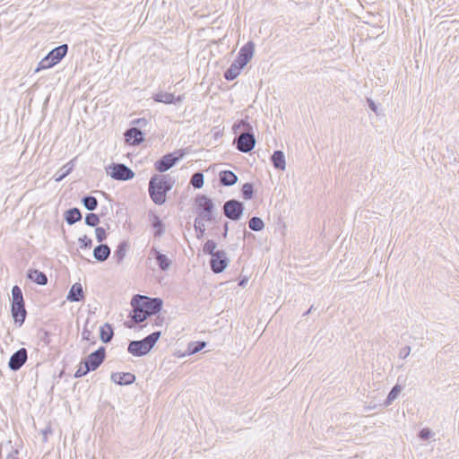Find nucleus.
Instances as JSON below:
<instances>
[{
  "label": "nucleus",
  "instance_id": "5",
  "mask_svg": "<svg viewBox=\"0 0 459 459\" xmlns=\"http://www.w3.org/2000/svg\"><path fill=\"white\" fill-rule=\"evenodd\" d=\"M68 45L62 44L51 51L39 63L36 71L48 69L58 64L67 54Z\"/></svg>",
  "mask_w": 459,
  "mask_h": 459
},
{
  "label": "nucleus",
  "instance_id": "24",
  "mask_svg": "<svg viewBox=\"0 0 459 459\" xmlns=\"http://www.w3.org/2000/svg\"><path fill=\"white\" fill-rule=\"evenodd\" d=\"M65 220L69 225H73L82 220V212L76 208H70L65 212Z\"/></svg>",
  "mask_w": 459,
  "mask_h": 459
},
{
  "label": "nucleus",
  "instance_id": "42",
  "mask_svg": "<svg viewBox=\"0 0 459 459\" xmlns=\"http://www.w3.org/2000/svg\"><path fill=\"white\" fill-rule=\"evenodd\" d=\"M82 364H83V361H82L80 363L79 368L75 371L74 376L75 378H80L82 377H84V376H86L90 372V371H86L87 370V367H85L84 365L82 366Z\"/></svg>",
  "mask_w": 459,
  "mask_h": 459
},
{
  "label": "nucleus",
  "instance_id": "41",
  "mask_svg": "<svg viewBox=\"0 0 459 459\" xmlns=\"http://www.w3.org/2000/svg\"><path fill=\"white\" fill-rule=\"evenodd\" d=\"M95 234H96V238L99 242H102L107 238L106 230L102 227H96Z\"/></svg>",
  "mask_w": 459,
  "mask_h": 459
},
{
  "label": "nucleus",
  "instance_id": "39",
  "mask_svg": "<svg viewBox=\"0 0 459 459\" xmlns=\"http://www.w3.org/2000/svg\"><path fill=\"white\" fill-rule=\"evenodd\" d=\"M403 390V387L402 385H400L399 384H395L392 389L390 390V392L388 393L387 395H389V398H393L394 400H395L398 395L401 394Z\"/></svg>",
  "mask_w": 459,
  "mask_h": 459
},
{
  "label": "nucleus",
  "instance_id": "50",
  "mask_svg": "<svg viewBox=\"0 0 459 459\" xmlns=\"http://www.w3.org/2000/svg\"><path fill=\"white\" fill-rule=\"evenodd\" d=\"M223 212H224L225 217L230 219V200L226 201L224 203V204H223Z\"/></svg>",
  "mask_w": 459,
  "mask_h": 459
},
{
  "label": "nucleus",
  "instance_id": "9",
  "mask_svg": "<svg viewBox=\"0 0 459 459\" xmlns=\"http://www.w3.org/2000/svg\"><path fill=\"white\" fill-rule=\"evenodd\" d=\"M105 358L106 349L101 346L84 359L83 365L87 367L86 371L96 370L103 363Z\"/></svg>",
  "mask_w": 459,
  "mask_h": 459
},
{
  "label": "nucleus",
  "instance_id": "56",
  "mask_svg": "<svg viewBox=\"0 0 459 459\" xmlns=\"http://www.w3.org/2000/svg\"><path fill=\"white\" fill-rule=\"evenodd\" d=\"M50 432H51L50 428H48V429L42 430V434L44 435L45 437H47V435Z\"/></svg>",
  "mask_w": 459,
  "mask_h": 459
},
{
  "label": "nucleus",
  "instance_id": "54",
  "mask_svg": "<svg viewBox=\"0 0 459 459\" xmlns=\"http://www.w3.org/2000/svg\"><path fill=\"white\" fill-rule=\"evenodd\" d=\"M223 76L227 81H230V68L224 71Z\"/></svg>",
  "mask_w": 459,
  "mask_h": 459
},
{
  "label": "nucleus",
  "instance_id": "23",
  "mask_svg": "<svg viewBox=\"0 0 459 459\" xmlns=\"http://www.w3.org/2000/svg\"><path fill=\"white\" fill-rule=\"evenodd\" d=\"M245 205L243 202L231 199V221H238L243 215Z\"/></svg>",
  "mask_w": 459,
  "mask_h": 459
},
{
  "label": "nucleus",
  "instance_id": "20",
  "mask_svg": "<svg viewBox=\"0 0 459 459\" xmlns=\"http://www.w3.org/2000/svg\"><path fill=\"white\" fill-rule=\"evenodd\" d=\"M270 160L273 168L279 171H284L286 169V159L284 152L280 150H276L270 157Z\"/></svg>",
  "mask_w": 459,
  "mask_h": 459
},
{
  "label": "nucleus",
  "instance_id": "12",
  "mask_svg": "<svg viewBox=\"0 0 459 459\" xmlns=\"http://www.w3.org/2000/svg\"><path fill=\"white\" fill-rule=\"evenodd\" d=\"M27 359V350L25 348H21L11 356L8 367L13 371H18L26 363Z\"/></svg>",
  "mask_w": 459,
  "mask_h": 459
},
{
  "label": "nucleus",
  "instance_id": "49",
  "mask_svg": "<svg viewBox=\"0 0 459 459\" xmlns=\"http://www.w3.org/2000/svg\"><path fill=\"white\" fill-rule=\"evenodd\" d=\"M133 124L142 127L147 125V120L145 118H137L133 121Z\"/></svg>",
  "mask_w": 459,
  "mask_h": 459
},
{
  "label": "nucleus",
  "instance_id": "47",
  "mask_svg": "<svg viewBox=\"0 0 459 459\" xmlns=\"http://www.w3.org/2000/svg\"><path fill=\"white\" fill-rule=\"evenodd\" d=\"M410 353H411V347L406 345L400 350L399 358L404 359L410 355Z\"/></svg>",
  "mask_w": 459,
  "mask_h": 459
},
{
  "label": "nucleus",
  "instance_id": "52",
  "mask_svg": "<svg viewBox=\"0 0 459 459\" xmlns=\"http://www.w3.org/2000/svg\"><path fill=\"white\" fill-rule=\"evenodd\" d=\"M18 452L17 451H14V452H12L10 453L5 459H19L18 456Z\"/></svg>",
  "mask_w": 459,
  "mask_h": 459
},
{
  "label": "nucleus",
  "instance_id": "28",
  "mask_svg": "<svg viewBox=\"0 0 459 459\" xmlns=\"http://www.w3.org/2000/svg\"><path fill=\"white\" fill-rule=\"evenodd\" d=\"M241 197L244 200H251L255 195V186L252 182H246L241 186Z\"/></svg>",
  "mask_w": 459,
  "mask_h": 459
},
{
  "label": "nucleus",
  "instance_id": "22",
  "mask_svg": "<svg viewBox=\"0 0 459 459\" xmlns=\"http://www.w3.org/2000/svg\"><path fill=\"white\" fill-rule=\"evenodd\" d=\"M27 277L32 281L33 282L39 284V285H46L48 283V277L45 273L37 270V269H30L28 271Z\"/></svg>",
  "mask_w": 459,
  "mask_h": 459
},
{
  "label": "nucleus",
  "instance_id": "44",
  "mask_svg": "<svg viewBox=\"0 0 459 459\" xmlns=\"http://www.w3.org/2000/svg\"><path fill=\"white\" fill-rule=\"evenodd\" d=\"M82 336L83 340L91 341L92 343L95 342L91 331H90L86 325L82 329Z\"/></svg>",
  "mask_w": 459,
  "mask_h": 459
},
{
  "label": "nucleus",
  "instance_id": "30",
  "mask_svg": "<svg viewBox=\"0 0 459 459\" xmlns=\"http://www.w3.org/2000/svg\"><path fill=\"white\" fill-rule=\"evenodd\" d=\"M152 226L155 229V237H160L164 233V224L159 216L153 215Z\"/></svg>",
  "mask_w": 459,
  "mask_h": 459
},
{
  "label": "nucleus",
  "instance_id": "32",
  "mask_svg": "<svg viewBox=\"0 0 459 459\" xmlns=\"http://www.w3.org/2000/svg\"><path fill=\"white\" fill-rule=\"evenodd\" d=\"M204 221H207L204 219H202V218H198V217H196L195 220L194 226H195V232H196V237L198 238H202L204 234V231H205Z\"/></svg>",
  "mask_w": 459,
  "mask_h": 459
},
{
  "label": "nucleus",
  "instance_id": "57",
  "mask_svg": "<svg viewBox=\"0 0 459 459\" xmlns=\"http://www.w3.org/2000/svg\"><path fill=\"white\" fill-rule=\"evenodd\" d=\"M224 229H225V235H226L227 232H228V230H229V223L228 222L224 223Z\"/></svg>",
  "mask_w": 459,
  "mask_h": 459
},
{
  "label": "nucleus",
  "instance_id": "2",
  "mask_svg": "<svg viewBox=\"0 0 459 459\" xmlns=\"http://www.w3.org/2000/svg\"><path fill=\"white\" fill-rule=\"evenodd\" d=\"M171 188V180L167 176L154 175L149 181L150 196L153 203L158 205L166 202V195Z\"/></svg>",
  "mask_w": 459,
  "mask_h": 459
},
{
  "label": "nucleus",
  "instance_id": "43",
  "mask_svg": "<svg viewBox=\"0 0 459 459\" xmlns=\"http://www.w3.org/2000/svg\"><path fill=\"white\" fill-rule=\"evenodd\" d=\"M39 340L46 346H49L51 343L50 333L48 331H41L39 333Z\"/></svg>",
  "mask_w": 459,
  "mask_h": 459
},
{
  "label": "nucleus",
  "instance_id": "3",
  "mask_svg": "<svg viewBox=\"0 0 459 459\" xmlns=\"http://www.w3.org/2000/svg\"><path fill=\"white\" fill-rule=\"evenodd\" d=\"M161 335L160 331H156L139 341H131L127 351L135 357H142L148 354L154 347Z\"/></svg>",
  "mask_w": 459,
  "mask_h": 459
},
{
  "label": "nucleus",
  "instance_id": "19",
  "mask_svg": "<svg viewBox=\"0 0 459 459\" xmlns=\"http://www.w3.org/2000/svg\"><path fill=\"white\" fill-rule=\"evenodd\" d=\"M150 253L154 256L157 264L161 271H167L169 269L172 261L169 259L166 255L160 252L156 247H152Z\"/></svg>",
  "mask_w": 459,
  "mask_h": 459
},
{
  "label": "nucleus",
  "instance_id": "46",
  "mask_svg": "<svg viewBox=\"0 0 459 459\" xmlns=\"http://www.w3.org/2000/svg\"><path fill=\"white\" fill-rule=\"evenodd\" d=\"M243 68L231 63V81L235 80L241 73Z\"/></svg>",
  "mask_w": 459,
  "mask_h": 459
},
{
  "label": "nucleus",
  "instance_id": "34",
  "mask_svg": "<svg viewBox=\"0 0 459 459\" xmlns=\"http://www.w3.org/2000/svg\"><path fill=\"white\" fill-rule=\"evenodd\" d=\"M206 343L204 342H190L187 347V351L189 354H195L202 351L205 347Z\"/></svg>",
  "mask_w": 459,
  "mask_h": 459
},
{
  "label": "nucleus",
  "instance_id": "55",
  "mask_svg": "<svg viewBox=\"0 0 459 459\" xmlns=\"http://www.w3.org/2000/svg\"><path fill=\"white\" fill-rule=\"evenodd\" d=\"M314 309V306L312 305L308 310H307L306 312L303 313V316H307L308 314H310L312 312V310Z\"/></svg>",
  "mask_w": 459,
  "mask_h": 459
},
{
  "label": "nucleus",
  "instance_id": "10",
  "mask_svg": "<svg viewBox=\"0 0 459 459\" xmlns=\"http://www.w3.org/2000/svg\"><path fill=\"white\" fill-rule=\"evenodd\" d=\"M176 154L177 152H171L162 156L154 163L155 169L159 172H165L171 169L184 156V152L181 151L178 156Z\"/></svg>",
  "mask_w": 459,
  "mask_h": 459
},
{
  "label": "nucleus",
  "instance_id": "16",
  "mask_svg": "<svg viewBox=\"0 0 459 459\" xmlns=\"http://www.w3.org/2000/svg\"><path fill=\"white\" fill-rule=\"evenodd\" d=\"M183 99V95H178V97H176L173 93H169L165 91H160L153 96V100L156 102H160L164 104H176L178 102H182Z\"/></svg>",
  "mask_w": 459,
  "mask_h": 459
},
{
  "label": "nucleus",
  "instance_id": "8",
  "mask_svg": "<svg viewBox=\"0 0 459 459\" xmlns=\"http://www.w3.org/2000/svg\"><path fill=\"white\" fill-rule=\"evenodd\" d=\"M134 301H140L150 316L159 313L161 310L163 305V301L160 298H150L140 294L134 295Z\"/></svg>",
  "mask_w": 459,
  "mask_h": 459
},
{
  "label": "nucleus",
  "instance_id": "38",
  "mask_svg": "<svg viewBox=\"0 0 459 459\" xmlns=\"http://www.w3.org/2000/svg\"><path fill=\"white\" fill-rule=\"evenodd\" d=\"M219 179L221 185L230 186V170H221L219 174Z\"/></svg>",
  "mask_w": 459,
  "mask_h": 459
},
{
  "label": "nucleus",
  "instance_id": "37",
  "mask_svg": "<svg viewBox=\"0 0 459 459\" xmlns=\"http://www.w3.org/2000/svg\"><path fill=\"white\" fill-rule=\"evenodd\" d=\"M216 243L213 240H207L204 246V252L205 254L212 255V254H216Z\"/></svg>",
  "mask_w": 459,
  "mask_h": 459
},
{
  "label": "nucleus",
  "instance_id": "4",
  "mask_svg": "<svg viewBox=\"0 0 459 459\" xmlns=\"http://www.w3.org/2000/svg\"><path fill=\"white\" fill-rule=\"evenodd\" d=\"M11 312L14 324L22 326L26 319L27 311L22 289L17 285L12 288Z\"/></svg>",
  "mask_w": 459,
  "mask_h": 459
},
{
  "label": "nucleus",
  "instance_id": "48",
  "mask_svg": "<svg viewBox=\"0 0 459 459\" xmlns=\"http://www.w3.org/2000/svg\"><path fill=\"white\" fill-rule=\"evenodd\" d=\"M238 280V285L239 287L244 288L247 284L249 277L247 275H239Z\"/></svg>",
  "mask_w": 459,
  "mask_h": 459
},
{
  "label": "nucleus",
  "instance_id": "33",
  "mask_svg": "<svg viewBox=\"0 0 459 459\" xmlns=\"http://www.w3.org/2000/svg\"><path fill=\"white\" fill-rule=\"evenodd\" d=\"M190 183L195 188L199 189V188L203 187L204 174L200 171L194 173L191 178Z\"/></svg>",
  "mask_w": 459,
  "mask_h": 459
},
{
  "label": "nucleus",
  "instance_id": "36",
  "mask_svg": "<svg viewBox=\"0 0 459 459\" xmlns=\"http://www.w3.org/2000/svg\"><path fill=\"white\" fill-rule=\"evenodd\" d=\"M433 436H434V432L429 428H423L418 433L419 438L422 441H428Z\"/></svg>",
  "mask_w": 459,
  "mask_h": 459
},
{
  "label": "nucleus",
  "instance_id": "27",
  "mask_svg": "<svg viewBox=\"0 0 459 459\" xmlns=\"http://www.w3.org/2000/svg\"><path fill=\"white\" fill-rule=\"evenodd\" d=\"M127 248L128 245L126 241L120 242L117 247L116 251L114 252L113 258L117 261V264L122 263V261L126 257Z\"/></svg>",
  "mask_w": 459,
  "mask_h": 459
},
{
  "label": "nucleus",
  "instance_id": "15",
  "mask_svg": "<svg viewBox=\"0 0 459 459\" xmlns=\"http://www.w3.org/2000/svg\"><path fill=\"white\" fill-rule=\"evenodd\" d=\"M125 139L130 145H139L144 141V134L139 127H130L126 130Z\"/></svg>",
  "mask_w": 459,
  "mask_h": 459
},
{
  "label": "nucleus",
  "instance_id": "14",
  "mask_svg": "<svg viewBox=\"0 0 459 459\" xmlns=\"http://www.w3.org/2000/svg\"><path fill=\"white\" fill-rule=\"evenodd\" d=\"M228 264V259L226 254L223 251H217L216 254H212L210 265L211 269L214 273H220L225 270Z\"/></svg>",
  "mask_w": 459,
  "mask_h": 459
},
{
  "label": "nucleus",
  "instance_id": "31",
  "mask_svg": "<svg viewBox=\"0 0 459 459\" xmlns=\"http://www.w3.org/2000/svg\"><path fill=\"white\" fill-rule=\"evenodd\" d=\"M82 202L83 206L88 211L92 212V211L96 210L98 207V200L95 196L86 195L82 198Z\"/></svg>",
  "mask_w": 459,
  "mask_h": 459
},
{
  "label": "nucleus",
  "instance_id": "13",
  "mask_svg": "<svg viewBox=\"0 0 459 459\" xmlns=\"http://www.w3.org/2000/svg\"><path fill=\"white\" fill-rule=\"evenodd\" d=\"M131 305L133 310L130 312L129 317L134 323H142L150 316L146 309L143 307V304L140 301H134V296L131 300Z\"/></svg>",
  "mask_w": 459,
  "mask_h": 459
},
{
  "label": "nucleus",
  "instance_id": "11",
  "mask_svg": "<svg viewBox=\"0 0 459 459\" xmlns=\"http://www.w3.org/2000/svg\"><path fill=\"white\" fill-rule=\"evenodd\" d=\"M255 53V44L252 41L246 43L238 51L235 60L232 62L240 68H244L252 59Z\"/></svg>",
  "mask_w": 459,
  "mask_h": 459
},
{
  "label": "nucleus",
  "instance_id": "17",
  "mask_svg": "<svg viewBox=\"0 0 459 459\" xmlns=\"http://www.w3.org/2000/svg\"><path fill=\"white\" fill-rule=\"evenodd\" d=\"M111 380L120 385H127L133 384L136 377L130 372H115L111 374Z\"/></svg>",
  "mask_w": 459,
  "mask_h": 459
},
{
  "label": "nucleus",
  "instance_id": "18",
  "mask_svg": "<svg viewBox=\"0 0 459 459\" xmlns=\"http://www.w3.org/2000/svg\"><path fill=\"white\" fill-rule=\"evenodd\" d=\"M84 291L80 282L72 285L66 296V299L70 302H80L84 300Z\"/></svg>",
  "mask_w": 459,
  "mask_h": 459
},
{
  "label": "nucleus",
  "instance_id": "40",
  "mask_svg": "<svg viewBox=\"0 0 459 459\" xmlns=\"http://www.w3.org/2000/svg\"><path fill=\"white\" fill-rule=\"evenodd\" d=\"M79 243L81 248H91L92 246V240L86 235L79 238Z\"/></svg>",
  "mask_w": 459,
  "mask_h": 459
},
{
  "label": "nucleus",
  "instance_id": "25",
  "mask_svg": "<svg viewBox=\"0 0 459 459\" xmlns=\"http://www.w3.org/2000/svg\"><path fill=\"white\" fill-rule=\"evenodd\" d=\"M74 160L68 161L62 168H60L55 174L54 178L56 182L62 181L66 176H68L74 169Z\"/></svg>",
  "mask_w": 459,
  "mask_h": 459
},
{
  "label": "nucleus",
  "instance_id": "53",
  "mask_svg": "<svg viewBox=\"0 0 459 459\" xmlns=\"http://www.w3.org/2000/svg\"><path fill=\"white\" fill-rule=\"evenodd\" d=\"M238 176L231 171V186L235 185L238 182Z\"/></svg>",
  "mask_w": 459,
  "mask_h": 459
},
{
  "label": "nucleus",
  "instance_id": "7",
  "mask_svg": "<svg viewBox=\"0 0 459 459\" xmlns=\"http://www.w3.org/2000/svg\"><path fill=\"white\" fill-rule=\"evenodd\" d=\"M195 204L197 205L198 218L212 221L213 212V203L212 199L204 195H197Z\"/></svg>",
  "mask_w": 459,
  "mask_h": 459
},
{
  "label": "nucleus",
  "instance_id": "58",
  "mask_svg": "<svg viewBox=\"0 0 459 459\" xmlns=\"http://www.w3.org/2000/svg\"><path fill=\"white\" fill-rule=\"evenodd\" d=\"M125 325L128 328H131L133 326V325L129 324V323H125Z\"/></svg>",
  "mask_w": 459,
  "mask_h": 459
},
{
  "label": "nucleus",
  "instance_id": "6",
  "mask_svg": "<svg viewBox=\"0 0 459 459\" xmlns=\"http://www.w3.org/2000/svg\"><path fill=\"white\" fill-rule=\"evenodd\" d=\"M106 171L113 179L119 181H127L134 177V172L124 163H112Z\"/></svg>",
  "mask_w": 459,
  "mask_h": 459
},
{
  "label": "nucleus",
  "instance_id": "51",
  "mask_svg": "<svg viewBox=\"0 0 459 459\" xmlns=\"http://www.w3.org/2000/svg\"><path fill=\"white\" fill-rule=\"evenodd\" d=\"M394 400L393 398H389V395H387L385 400L384 401V406L387 407L391 405L394 403Z\"/></svg>",
  "mask_w": 459,
  "mask_h": 459
},
{
  "label": "nucleus",
  "instance_id": "29",
  "mask_svg": "<svg viewBox=\"0 0 459 459\" xmlns=\"http://www.w3.org/2000/svg\"><path fill=\"white\" fill-rule=\"evenodd\" d=\"M248 227L251 230L261 231L264 229V222L260 217L254 216L249 220Z\"/></svg>",
  "mask_w": 459,
  "mask_h": 459
},
{
  "label": "nucleus",
  "instance_id": "21",
  "mask_svg": "<svg viewBox=\"0 0 459 459\" xmlns=\"http://www.w3.org/2000/svg\"><path fill=\"white\" fill-rule=\"evenodd\" d=\"M110 255V247L107 244H100L93 249V257L98 262L106 261Z\"/></svg>",
  "mask_w": 459,
  "mask_h": 459
},
{
  "label": "nucleus",
  "instance_id": "45",
  "mask_svg": "<svg viewBox=\"0 0 459 459\" xmlns=\"http://www.w3.org/2000/svg\"><path fill=\"white\" fill-rule=\"evenodd\" d=\"M367 104L368 108L374 112L377 116H378L380 113L378 112V107L377 104L370 98H367Z\"/></svg>",
  "mask_w": 459,
  "mask_h": 459
},
{
  "label": "nucleus",
  "instance_id": "26",
  "mask_svg": "<svg viewBox=\"0 0 459 459\" xmlns=\"http://www.w3.org/2000/svg\"><path fill=\"white\" fill-rule=\"evenodd\" d=\"M114 335V331L108 323H106L104 325L100 328V337L102 342L108 343L111 342Z\"/></svg>",
  "mask_w": 459,
  "mask_h": 459
},
{
  "label": "nucleus",
  "instance_id": "1",
  "mask_svg": "<svg viewBox=\"0 0 459 459\" xmlns=\"http://www.w3.org/2000/svg\"><path fill=\"white\" fill-rule=\"evenodd\" d=\"M231 132L235 134L231 144L235 145L238 151L249 153L255 148L256 140L253 127L247 119L234 122Z\"/></svg>",
  "mask_w": 459,
  "mask_h": 459
},
{
  "label": "nucleus",
  "instance_id": "35",
  "mask_svg": "<svg viewBox=\"0 0 459 459\" xmlns=\"http://www.w3.org/2000/svg\"><path fill=\"white\" fill-rule=\"evenodd\" d=\"M100 223V218L96 213L90 212L85 216V224L90 227H97Z\"/></svg>",
  "mask_w": 459,
  "mask_h": 459
}]
</instances>
